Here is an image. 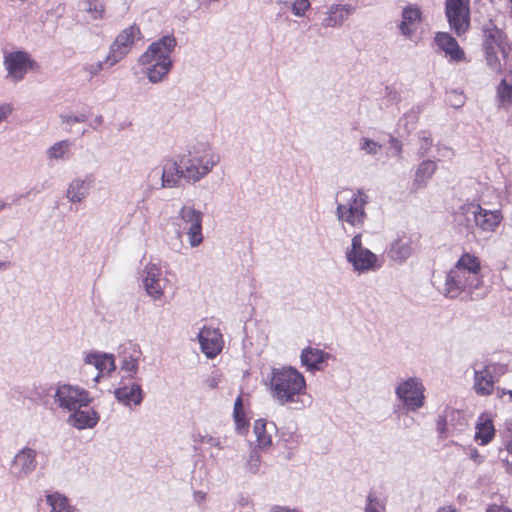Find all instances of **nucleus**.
<instances>
[{
    "label": "nucleus",
    "instance_id": "nucleus-1",
    "mask_svg": "<svg viewBox=\"0 0 512 512\" xmlns=\"http://www.w3.org/2000/svg\"><path fill=\"white\" fill-rule=\"evenodd\" d=\"M439 290L449 299H456L462 294L476 299L483 298L486 295V288L479 258L470 253H463L455 265L446 272Z\"/></svg>",
    "mask_w": 512,
    "mask_h": 512
},
{
    "label": "nucleus",
    "instance_id": "nucleus-2",
    "mask_svg": "<svg viewBox=\"0 0 512 512\" xmlns=\"http://www.w3.org/2000/svg\"><path fill=\"white\" fill-rule=\"evenodd\" d=\"M272 400L280 405L301 410L307 406L304 397L307 395L304 375L292 366L272 368L266 381Z\"/></svg>",
    "mask_w": 512,
    "mask_h": 512
},
{
    "label": "nucleus",
    "instance_id": "nucleus-3",
    "mask_svg": "<svg viewBox=\"0 0 512 512\" xmlns=\"http://www.w3.org/2000/svg\"><path fill=\"white\" fill-rule=\"evenodd\" d=\"M177 46L173 35H165L152 42L140 56L139 63L144 66V73L151 83L163 81L173 66L171 54Z\"/></svg>",
    "mask_w": 512,
    "mask_h": 512
},
{
    "label": "nucleus",
    "instance_id": "nucleus-4",
    "mask_svg": "<svg viewBox=\"0 0 512 512\" xmlns=\"http://www.w3.org/2000/svg\"><path fill=\"white\" fill-rule=\"evenodd\" d=\"M180 155L186 183L193 185L205 179L221 162L220 154L206 142L193 144Z\"/></svg>",
    "mask_w": 512,
    "mask_h": 512
},
{
    "label": "nucleus",
    "instance_id": "nucleus-5",
    "mask_svg": "<svg viewBox=\"0 0 512 512\" xmlns=\"http://www.w3.org/2000/svg\"><path fill=\"white\" fill-rule=\"evenodd\" d=\"M369 202L368 194L362 189H343L336 195L335 215L346 230V226L361 229L367 219L365 210Z\"/></svg>",
    "mask_w": 512,
    "mask_h": 512
},
{
    "label": "nucleus",
    "instance_id": "nucleus-6",
    "mask_svg": "<svg viewBox=\"0 0 512 512\" xmlns=\"http://www.w3.org/2000/svg\"><path fill=\"white\" fill-rule=\"evenodd\" d=\"M344 256L354 274L361 276L381 268L379 257L363 245L362 234H355L345 248Z\"/></svg>",
    "mask_w": 512,
    "mask_h": 512
},
{
    "label": "nucleus",
    "instance_id": "nucleus-7",
    "mask_svg": "<svg viewBox=\"0 0 512 512\" xmlns=\"http://www.w3.org/2000/svg\"><path fill=\"white\" fill-rule=\"evenodd\" d=\"M425 392L423 380L416 376L402 379L395 386V394L406 412H417L424 407Z\"/></svg>",
    "mask_w": 512,
    "mask_h": 512
},
{
    "label": "nucleus",
    "instance_id": "nucleus-8",
    "mask_svg": "<svg viewBox=\"0 0 512 512\" xmlns=\"http://www.w3.org/2000/svg\"><path fill=\"white\" fill-rule=\"evenodd\" d=\"M445 16L451 30L461 37L470 28V0H445Z\"/></svg>",
    "mask_w": 512,
    "mask_h": 512
},
{
    "label": "nucleus",
    "instance_id": "nucleus-9",
    "mask_svg": "<svg viewBox=\"0 0 512 512\" xmlns=\"http://www.w3.org/2000/svg\"><path fill=\"white\" fill-rule=\"evenodd\" d=\"M142 286L146 294L153 301H161L164 297V291L169 285L165 271L155 264H147L141 273Z\"/></svg>",
    "mask_w": 512,
    "mask_h": 512
},
{
    "label": "nucleus",
    "instance_id": "nucleus-10",
    "mask_svg": "<svg viewBox=\"0 0 512 512\" xmlns=\"http://www.w3.org/2000/svg\"><path fill=\"white\" fill-rule=\"evenodd\" d=\"M3 65L7 71L6 78L12 82H19L34 69L36 62L28 52L16 50L4 53Z\"/></svg>",
    "mask_w": 512,
    "mask_h": 512
},
{
    "label": "nucleus",
    "instance_id": "nucleus-11",
    "mask_svg": "<svg viewBox=\"0 0 512 512\" xmlns=\"http://www.w3.org/2000/svg\"><path fill=\"white\" fill-rule=\"evenodd\" d=\"M203 216L200 210L189 204L183 205L178 212V217L183 224V229L192 248L200 246L204 240L202 233Z\"/></svg>",
    "mask_w": 512,
    "mask_h": 512
},
{
    "label": "nucleus",
    "instance_id": "nucleus-12",
    "mask_svg": "<svg viewBox=\"0 0 512 512\" xmlns=\"http://www.w3.org/2000/svg\"><path fill=\"white\" fill-rule=\"evenodd\" d=\"M140 34V29L136 25H131L121 31L110 46L106 63L111 67L124 59L131 51L135 40L140 38Z\"/></svg>",
    "mask_w": 512,
    "mask_h": 512
},
{
    "label": "nucleus",
    "instance_id": "nucleus-13",
    "mask_svg": "<svg viewBox=\"0 0 512 512\" xmlns=\"http://www.w3.org/2000/svg\"><path fill=\"white\" fill-rule=\"evenodd\" d=\"M54 401L60 408L72 412L75 409L88 406L91 398L84 389L64 384L57 387Z\"/></svg>",
    "mask_w": 512,
    "mask_h": 512
},
{
    "label": "nucleus",
    "instance_id": "nucleus-14",
    "mask_svg": "<svg viewBox=\"0 0 512 512\" xmlns=\"http://www.w3.org/2000/svg\"><path fill=\"white\" fill-rule=\"evenodd\" d=\"M37 451L30 446H24L13 457L10 463V474L18 480H26L37 469Z\"/></svg>",
    "mask_w": 512,
    "mask_h": 512
},
{
    "label": "nucleus",
    "instance_id": "nucleus-15",
    "mask_svg": "<svg viewBox=\"0 0 512 512\" xmlns=\"http://www.w3.org/2000/svg\"><path fill=\"white\" fill-rule=\"evenodd\" d=\"M506 366L503 364H487L482 367H474L473 389L479 396L491 395L494 391V374L501 375L505 372Z\"/></svg>",
    "mask_w": 512,
    "mask_h": 512
},
{
    "label": "nucleus",
    "instance_id": "nucleus-16",
    "mask_svg": "<svg viewBox=\"0 0 512 512\" xmlns=\"http://www.w3.org/2000/svg\"><path fill=\"white\" fill-rule=\"evenodd\" d=\"M436 51L443 52L450 62H463L466 60L464 50L457 40L448 32H437L433 38Z\"/></svg>",
    "mask_w": 512,
    "mask_h": 512
},
{
    "label": "nucleus",
    "instance_id": "nucleus-17",
    "mask_svg": "<svg viewBox=\"0 0 512 512\" xmlns=\"http://www.w3.org/2000/svg\"><path fill=\"white\" fill-rule=\"evenodd\" d=\"M181 180L186 182V174L184 172L181 155L178 154L174 158L166 160L163 164L161 171V187L176 188L180 185Z\"/></svg>",
    "mask_w": 512,
    "mask_h": 512
},
{
    "label": "nucleus",
    "instance_id": "nucleus-18",
    "mask_svg": "<svg viewBox=\"0 0 512 512\" xmlns=\"http://www.w3.org/2000/svg\"><path fill=\"white\" fill-rule=\"evenodd\" d=\"M201 351L209 359L215 358L223 349L224 341L219 329L203 327L198 334Z\"/></svg>",
    "mask_w": 512,
    "mask_h": 512
},
{
    "label": "nucleus",
    "instance_id": "nucleus-19",
    "mask_svg": "<svg viewBox=\"0 0 512 512\" xmlns=\"http://www.w3.org/2000/svg\"><path fill=\"white\" fill-rule=\"evenodd\" d=\"M93 184L94 180L90 175L74 177L68 183L65 191L67 201L72 204L83 202L90 194Z\"/></svg>",
    "mask_w": 512,
    "mask_h": 512
},
{
    "label": "nucleus",
    "instance_id": "nucleus-20",
    "mask_svg": "<svg viewBox=\"0 0 512 512\" xmlns=\"http://www.w3.org/2000/svg\"><path fill=\"white\" fill-rule=\"evenodd\" d=\"M474 226L482 232H495L503 220L502 212L498 209L489 210L475 204L474 209Z\"/></svg>",
    "mask_w": 512,
    "mask_h": 512
},
{
    "label": "nucleus",
    "instance_id": "nucleus-21",
    "mask_svg": "<svg viewBox=\"0 0 512 512\" xmlns=\"http://www.w3.org/2000/svg\"><path fill=\"white\" fill-rule=\"evenodd\" d=\"M356 6L346 3V4H332L328 7L327 11L324 13V17L322 19L321 25L324 28H338L341 27L344 22L355 13Z\"/></svg>",
    "mask_w": 512,
    "mask_h": 512
},
{
    "label": "nucleus",
    "instance_id": "nucleus-22",
    "mask_svg": "<svg viewBox=\"0 0 512 512\" xmlns=\"http://www.w3.org/2000/svg\"><path fill=\"white\" fill-rule=\"evenodd\" d=\"M412 253V238L404 232L396 235L387 250L388 257L398 264L406 262Z\"/></svg>",
    "mask_w": 512,
    "mask_h": 512
},
{
    "label": "nucleus",
    "instance_id": "nucleus-23",
    "mask_svg": "<svg viewBox=\"0 0 512 512\" xmlns=\"http://www.w3.org/2000/svg\"><path fill=\"white\" fill-rule=\"evenodd\" d=\"M422 21V11L416 4H408L402 8L398 30L405 38H410L416 31V25Z\"/></svg>",
    "mask_w": 512,
    "mask_h": 512
},
{
    "label": "nucleus",
    "instance_id": "nucleus-24",
    "mask_svg": "<svg viewBox=\"0 0 512 512\" xmlns=\"http://www.w3.org/2000/svg\"><path fill=\"white\" fill-rule=\"evenodd\" d=\"M331 358V355L317 347L307 346L300 354V361L302 366L307 371L315 372L323 369V364Z\"/></svg>",
    "mask_w": 512,
    "mask_h": 512
},
{
    "label": "nucleus",
    "instance_id": "nucleus-25",
    "mask_svg": "<svg viewBox=\"0 0 512 512\" xmlns=\"http://www.w3.org/2000/svg\"><path fill=\"white\" fill-rule=\"evenodd\" d=\"M84 363L94 366L98 373L94 377V382H98L101 375L111 373L116 369L114 357L110 354L100 352H88L84 354Z\"/></svg>",
    "mask_w": 512,
    "mask_h": 512
},
{
    "label": "nucleus",
    "instance_id": "nucleus-26",
    "mask_svg": "<svg viewBox=\"0 0 512 512\" xmlns=\"http://www.w3.org/2000/svg\"><path fill=\"white\" fill-rule=\"evenodd\" d=\"M99 416L92 409L81 410V408L73 410L67 418V423L78 429H90L97 425Z\"/></svg>",
    "mask_w": 512,
    "mask_h": 512
},
{
    "label": "nucleus",
    "instance_id": "nucleus-27",
    "mask_svg": "<svg viewBox=\"0 0 512 512\" xmlns=\"http://www.w3.org/2000/svg\"><path fill=\"white\" fill-rule=\"evenodd\" d=\"M116 399L125 406H138L143 400V392L141 385L132 383L131 385H123L114 391Z\"/></svg>",
    "mask_w": 512,
    "mask_h": 512
},
{
    "label": "nucleus",
    "instance_id": "nucleus-28",
    "mask_svg": "<svg viewBox=\"0 0 512 512\" xmlns=\"http://www.w3.org/2000/svg\"><path fill=\"white\" fill-rule=\"evenodd\" d=\"M436 170L437 164L435 161L430 159L422 161L416 168L412 189L417 191L425 188Z\"/></svg>",
    "mask_w": 512,
    "mask_h": 512
},
{
    "label": "nucleus",
    "instance_id": "nucleus-29",
    "mask_svg": "<svg viewBox=\"0 0 512 512\" xmlns=\"http://www.w3.org/2000/svg\"><path fill=\"white\" fill-rule=\"evenodd\" d=\"M505 35L504 33L496 28L486 29L484 32L483 49L487 51H500L503 58L506 57L505 49Z\"/></svg>",
    "mask_w": 512,
    "mask_h": 512
},
{
    "label": "nucleus",
    "instance_id": "nucleus-30",
    "mask_svg": "<svg viewBox=\"0 0 512 512\" xmlns=\"http://www.w3.org/2000/svg\"><path fill=\"white\" fill-rule=\"evenodd\" d=\"M475 203H463L453 213V222L461 230L465 229L472 232L474 225L470 223V218H474Z\"/></svg>",
    "mask_w": 512,
    "mask_h": 512
},
{
    "label": "nucleus",
    "instance_id": "nucleus-31",
    "mask_svg": "<svg viewBox=\"0 0 512 512\" xmlns=\"http://www.w3.org/2000/svg\"><path fill=\"white\" fill-rule=\"evenodd\" d=\"M72 142L61 140L52 144L45 152L50 162L67 161L71 156Z\"/></svg>",
    "mask_w": 512,
    "mask_h": 512
},
{
    "label": "nucleus",
    "instance_id": "nucleus-32",
    "mask_svg": "<svg viewBox=\"0 0 512 512\" xmlns=\"http://www.w3.org/2000/svg\"><path fill=\"white\" fill-rule=\"evenodd\" d=\"M495 435V428L492 419L482 414L476 424L475 440H480L482 445L488 444Z\"/></svg>",
    "mask_w": 512,
    "mask_h": 512
},
{
    "label": "nucleus",
    "instance_id": "nucleus-33",
    "mask_svg": "<svg viewBox=\"0 0 512 512\" xmlns=\"http://www.w3.org/2000/svg\"><path fill=\"white\" fill-rule=\"evenodd\" d=\"M254 434L257 441V446L260 449L269 448L272 445L273 425H270V430L267 427V422L263 419H257L254 422Z\"/></svg>",
    "mask_w": 512,
    "mask_h": 512
},
{
    "label": "nucleus",
    "instance_id": "nucleus-34",
    "mask_svg": "<svg viewBox=\"0 0 512 512\" xmlns=\"http://www.w3.org/2000/svg\"><path fill=\"white\" fill-rule=\"evenodd\" d=\"M46 503L50 512H73L68 499L58 492L46 495Z\"/></svg>",
    "mask_w": 512,
    "mask_h": 512
},
{
    "label": "nucleus",
    "instance_id": "nucleus-35",
    "mask_svg": "<svg viewBox=\"0 0 512 512\" xmlns=\"http://www.w3.org/2000/svg\"><path fill=\"white\" fill-rule=\"evenodd\" d=\"M81 10L88 15L90 20H99L104 17V5L100 0H84Z\"/></svg>",
    "mask_w": 512,
    "mask_h": 512
},
{
    "label": "nucleus",
    "instance_id": "nucleus-36",
    "mask_svg": "<svg viewBox=\"0 0 512 512\" xmlns=\"http://www.w3.org/2000/svg\"><path fill=\"white\" fill-rule=\"evenodd\" d=\"M140 351L134 353V354H126L123 356L122 362H121V371H123L127 377L133 379L135 378L136 374L139 370V356Z\"/></svg>",
    "mask_w": 512,
    "mask_h": 512
},
{
    "label": "nucleus",
    "instance_id": "nucleus-37",
    "mask_svg": "<svg viewBox=\"0 0 512 512\" xmlns=\"http://www.w3.org/2000/svg\"><path fill=\"white\" fill-rule=\"evenodd\" d=\"M233 418L235 421L236 430L243 434L247 430L248 421L244 412V405L241 396L237 397L234 403Z\"/></svg>",
    "mask_w": 512,
    "mask_h": 512
},
{
    "label": "nucleus",
    "instance_id": "nucleus-38",
    "mask_svg": "<svg viewBox=\"0 0 512 512\" xmlns=\"http://www.w3.org/2000/svg\"><path fill=\"white\" fill-rule=\"evenodd\" d=\"M420 114L419 107H412L408 112H406L403 117L399 120L398 126L403 128L405 132L410 133L415 129L416 123L418 121Z\"/></svg>",
    "mask_w": 512,
    "mask_h": 512
},
{
    "label": "nucleus",
    "instance_id": "nucleus-39",
    "mask_svg": "<svg viewBox=\"0 0 512 512\" xmlns=\"http://www.w3.org/2000/svg\"><path fill=\"white\" fill-rule=\"evenodd\" d=\"M358 146L361 152L372 157H376L382 150V144L369 137H361Z\"/></svg>",
    "mask_w": 512,
    "mask_h": 512
},
{
    "label": "nucleus",
    "instance_id": "nucleus-40",
    "mask_svg": "<svg viewBox=\"0 0 512 512\" xmlns=\"http://www.w3.org/2000/svg\"><path fill=\"white\" fill-rule=\"evenodd\" d=\"M499 106L508 108L512 105V85L502 80L497 87Z\"/></svg>",
    "mask_w": 512,
    "mask_h": 512
},
{
    "label": "nucleus",
    "instance_id": "nucleus-41",
    "mask_svg": "<svg viewBox=\"0 0 512 512\" xmlns=\"http://www.w3.org/2000/svg\"><path fill=\"white\" fill-rule=\"evenodd\" d=\"M261 468V455L257 449H252L245 463V470L251 475H256L260 472Z\"/></svg>",
    "mask_w": 512,
    "mask_h": 512
},
{
    "label": "nucleus",
    "instance_id": "nucleus-42",
    "mask_svg": "<svg viewBox=\"0 0 512 512\" xmlns=\"http://www.w3.org/2000/svg\"><path fill=\"white\" fill-rule=\"evenodd\" d=\"M193 440L195 443L205 444L209 447H215L218 450L222 449L219 438L214 437L208 433L197 432L193 435Z\"/></svg>",
    "mask_w": 512,
    "mask_h": 512
},
{
    "label": "nucleus",
    "instance_id": "nucleus-43",
    "mask_svg": "<svg viewBox=\"0 0 512 512\" xmlns=\"http://www.w3.org/2000/svg\"><path fill=\"white\" fill-rule=\"evenodd\" d=\"M500 51H487L485 52L486 62L490 69L494 72L500 73L502 71L503 63L499 56Z\"/></svg>",
    "mask_w": 512,
    "mask_h": 512
},
{
    "label": "nucleus",
    "instance_id": "nucleus-44",
    "mask_svg": "<svg viewBox=\"0 0 512 512\" xmlns=\"http://www.w3.org/2000/svg\"><path fill=\"white\" fill-rule=\"evenodd\" d=\"M433 146L431 135L425 131L419 134V149L418 153L421 157L426 156Z\"/></svg>",
    "mask_w": 512,
    "mask_h": 512
},
{
    "label": "nucleus",
    "instance_id": "nucleus-45",
    "mask_svg": "<svg viewBox=\"0 0 512 512\" xmlns=\"http://www.w3.org/2000/svg\"><path fill=\"white\" fill-rule=\"evenodd\" d=\"M365 512H385L383 503L373 493H369L367 496Z\"/></svg>",
    "mask_w": 512,
    "mask_h": 512
},
{
    "label": "nucleus",
    "instance_id": "nucleus-46",
    "mask_svg": "<svg viewBox=\"0 0 512 512\" xmlns=\"http://www.w3.org/2000/svg\"><path fill=\"white\" fill-rule=\"evenodd\" d=\"M61 122L66 124L67 126H73L76 123H83L87 120V116L84 113L79 114H61L60 115Z\"/></svg>",
    "mask_w": 512,
    "mask_h": 512
},
{
    "label": "nucleus",
    "instance_id": "nucleus-47",
    "mask_svg": "<svg viewBox=\"0 0 512 512\" xmlns=\"http://www.w3.org/2000/svg\"><path fill=\"white\" fill-rule=\"evenodd\" d=\"M309 8V0H293L292 2V12L295 16L303 17Z\"/></svg>",
    "mask_w": 512,
    "mask_h": 512
},
{
    "label": "nucleus",
    "instance_id": "nucleus-48",
    "mask_svg": "<svg viewBox=\"0 0 512 512\" xmlns=\"http://www.w3.org/2000/svg\"><path fill=\"white\" fill-rule=\"evenodd\" d=\"M105 65L109 66L106 63V59L103 61H97L92 63H86L84 65V71L90 74L91 77L98 75L105 67Z\"/></svg>",
    "mask_w": 512,
    "mask_h": 512
},
{
    "label": "nucleus",
    "instance_id": "nucleus-49",
    "mask_svg": "<svg viewBox=\"0 0 512 512\" xmlns=\"http://www.w3.org/2000/svg\"><path fill=\"white\" fill-rule=\"evenodd\" d=\"M14 108L11 103L0 104V125L5 122L12 114Z\"/></svg>",
    "mask_w": 512,
    "mask_h": 512
},
{
    "label": "nucleus",
    "instance_id": "nucleus-50",
    "mask_svg": "<svg viewBox=\"0 0 512 512\" xmlns=\"http://www.w3.org/2000/svg\"><path fill=\"white\" fill-rule=\"evenodd\" d=\"M389 144L394 151V155L400 158L403 150L402 142L395 137H390Z\"/></svg>",
    "mask_w": 512,
    "mask_h": 512
},
{
    "label": "nucleus",
    "instance_id": "nucleus-51",
    "mask_svg": "<svg viewBox=\"0 0 512 512\" xmlns=\"http://www.w3.org/2000/svg\"><path fill=\"white\" fill-rule=\"evenodd\" d=\"M220 382H221V376L219 374H213L210 377H208L206 380L207 386L211 389L217 388Z\"/></svg>",
    "mask_w": 512,
    "mask_h": 512
},
{
    "label": "nucleus",
    "instance_id": "nucleus-52",
    "mask_svg": "<svg viewBox=\"0 0 512 512\" xmlns=\"http://www.w3.org/2000/svg\"><path fill=\"white\" fill-rule=\"evenodd\" d=\"M506 430L508 432V435H507L508 440L506 443V449L510 454H512V422L506 423Z\"/></svg>",
    "mask_w": 512,
    "mask_h": 512
},
{
    "label": "nucleus",
    "instance_id": "nucleus-53",
    "mask_svg": "<svg viewBox=\"0 0 512 512\" xmlns=\"http://www.w3.org/2000/svg\"><path fill=\"white\" fill-rule=\"evenodd\" d=\"M437 430L441 436H445L446 431V418L439 416L437 420Z\"/></svg>",
    "mask_w": 512,
    "mask_h": 512
},
{
    "label": "nucleus",
    "instance_id": "nucleus-54",
    "mask_svg": "<svg viewBox=\"0 0 512 512\" xmlns=\"http://www.w3.org/2000/svg\"><path fill=\"white\" fill-rule=\"evenodd\" d=\"M270 512H301L297 509L288 506L274 505L271 507Z\"/></svg>",
    "mask_w": 512,
    "mask_h": 512
},
{
    "label": "nucleus",
    "instance_id": "nucleus-55",
    "mask_svg": "<svg viewBox=\"0 0 512 512\" xmlns=\"http://www.w3.org/2000/svg\"><path fill=\"white\" fill-rule=\"evenodd\" d=\"M437 150H438V153H439V155L441 157H450V156L453 155L452 150L450 148H448V147H445V146H443V147L438 146Z\"/></svg>",
    "mask_w": 512,
    "mask_h": 512
},
{
    "label": "nucleus",
    "instance_id": "nucleus-56",
    "mask_svg": "<svg viewBox=\"0 0 512 512\" xmlns=\"http://www.w3.org/2000/svg\"><path fill=\"white\" fill-rule=\"evenodd\" d=\"M487 512H511V511L506 507L494 504L487 508Z\"/></svg>",
    "mask_w": 512,
    "mask_h": 512
},
{
    "label": "nucleus",
    "instance_id": "nucleus-57",
    "mask_svg": "<svg viewBox=\"0 0 512 512\" xmlns=\"http://www.w3.org/2000/svg\"><path fill=\"white\" fill-rule=\"evenodd\" d=\"M193 497H194L195 502H197L198 504H201L206 499V493L202 492V491H195L193 494Z\"/></svg>",
    "mask_w": 512,
    "mask_h": 512
},
{
    "label": "nucleus",
    "instance_id": "nucleus-58",
    "mask_svg": "<svg viewBox=\"0 0 512 512\" xmlns=\"http://www.w3.org/2000/svg\"><path fill=\"white\" fill-rule=\"evenodd\" d=\"M505 195L507 201L512 204V182H508L505 185Z\"/></svg>",
    "mask_w": 512,
    "mask_h": 512
},
{
    "label": "nucleus",
    "instance_id": "nucleus-59",
    "mask_svg": "<svg viewBox=\"0 0 512 512\" xmlns=\"http://www.w3.org/2000/svg\"><path fill=\"white\" fill-rule=\"evenodd\" d=\"M470 458L473 459L477 463L482 462V457L476 449H472L470 452Z\"/></svg>",
    "mask_w": 512,
    "mask_h": 512
},
{
    "label": "nucleus",
    "instance_id": "nucleus-60",
    "mask_svg": "<svg viewBox=\"0 0 512 512\" xmlns=\"http://www.w3.org/2000/svg\"><path fill=\"white\" fill-rule=\"evenodd\" d=\"M508 394L510 398L512 399V390H506L502 388H497V396L499 399H502L504 395Z\"/></svg>",
    "mask_w": 512,
    "mask_h": 512
},
{
    "label": "nucleus",
    "instance_id": "nucleus-61",
    "mask_svg": "<svg viewBox=\"0 0 512 512\" xmlns=\"http://www.w3.org/2000/svg\"><path fill=\"white\" fill-rule=\"evenodd\" d=\"M93 123H94V126H93L94 129H96L98 126H101L103 124V116L102 115L96 116Z\"/></svg>",
    "mask_w": 512,
    "mask_h": 512
},
{
    "label": "nucleus",
    "instance_id": "nucleus-62",
    "mask_svg": "<svg viewBox=\"0 0 512 512\" xmlns=\"http://www.w3.org/2000/svg\"><path fill=\"white\" fill-rule=\"evenodd\" d=\"M504 468L506 472L510 475H512V463H510L508 460L503 461Z\"/></svg>",
    "mask_w": 512,
    "mask_h": 512
},
{
    "label": "nucleus",
    "instance_id": "nucleus-63",
    "mask_svg": "<svg viewBox=\"0 0 512 512\" xmlns=\"http://www.w3.org/2000/svg\"><path fill=\"white\" fill-rule=\"evenodd\" d=\"M436 512H456V509L452 506H444L439 508Z\"/></svg>",
    "mask_w": 512,
    "mask_h": 512
},
{
    "label": "nucleus",
    "instance_id": "nucleus-64",
    "mask_svg": "<svg viewBox=\"0 0 512 512\" xmlns=\"http://www.w3.org/2000/svg\"><path fill=\"white\" fill-rule=\"evenodd\" d=\"M7 207V203L0 199V212L3 211Z\"/></svg>",
    "mask_w": 512,
    "mask_h": 512
}]
</instances>
